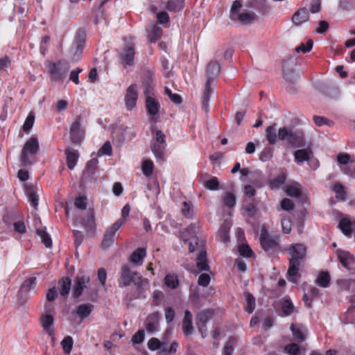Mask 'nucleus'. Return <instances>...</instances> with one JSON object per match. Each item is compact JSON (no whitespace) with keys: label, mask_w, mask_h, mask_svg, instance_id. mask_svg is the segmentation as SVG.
Masks as SVG:
<instances>
[{"label":"nucleus","mask_w":355,"mask_h":355,"mask_svg":"<svg viewBox=\"0 0 355 355\" xmlns=\"http://www.w3.org/2000/svg\"><path fill=\"white\" fill-rule=\"evenodd\" d=\"M35 121V115L33 112H30L27 116L25 122L23 125V130L28 132L33 128Z\"/></svg>","instance_id":"obj_47"},{"label":"nucleus","mask_w":355,"mask_h":355,"mask_svg":"<svg viewBox=\"0 0 355 355\" xmlns=\"http://www.w3.org/2000/svg\"><path fill=\"white\" fill-rule=\"evenodd\" d=\"M146 256V250L144 248H139L135 250L130 257V261L134 265L141 266Z\"/></svg>","instance_id":"obj_22"},{"label":"nucleus","mask_w":355,"mask_h":355,"mask_svg":"<svg viewBox=\"0 0 355 355\" xmlns=\"http://www.w3.org/2000/svg\"><path fill=\"white\" fill-rule=\"evenodd\" d=\"M272 157V150L270 147H265L259 155V159L262 162H267Z\"/></svg>","instance_id":"obj_55"},{"label":"nucleus","mask_w":355,"mask_h":355,"mask_svg":"<svg viewBox=\"0 0 355 355\" xmlns=\"http://www.w3.org/2000/svg\"><path fill=\"white\" fill-rule=\"evenodd\" d=\"M313 42L311 40L307 41L306 44L302 43L295 48L297 53L302 52L304 53L309 52L313 48Z\"/></svg>","instance_id":"obj_50"},{"label":"nucleus","mask_w":355,"mask_h":355,"mask_svg":"<svg viewBox=\"0 0 355 355\" xmlns=\"http://www.w3.org/2000/svg\"><path fill=\"white\" fill-rule=\"evenodd\" d=\"M162 35V30L156 24H152L148 28V38L151 43L156 42Z\"/></svg>","instance_id":"obj_32"},{"label":"nucleus","mask_w":355,"mask_h":355,"mask_svg":"<svg viewBox=\"0 0 355 355\" xmlns=\"http://www.w3.org/2000/svg\"><path fill=\"white\" fill-rule=\"evenodd\" d=\"M338 258L345 268H349V267L354 263V257L348 252L344 250L337 251Z\"/></svg>","instance_id":"obj_24"},{"label":"nucleus","mask_w":355,"mask_h":355,"mask_svg":"<svg viewBox=\"0 0 355 355\" xmlns=\"http://www.w3.org/2000/svg\"><path fill=\"white\" fill-rule=\"evenodd\" d=\"M225 205L229 208H232L236 205V198L234 195L232 193H226L224 198Z\"/></svg>","instance_id":"obj_60"},{"label":"nucleus","mask_w":355,"mask_h":355,"mask_svg":"<svg viewBox=\"0 0 355 355\" xmlns=\"http://www.w3.org/2000/svg\"><path fill=\"white\" fill-rule=\"evenodd\" d=\"M239 254L243 257H250L253 254V252L248 245L241 244L239 247Z\"/></svg>","instance_id":"obj_57"},{"label":"nucleus","mask_w":355,"mask_h":355,"mask_svg":"<svg viewBox=\"0 0 355 355\" xmlns=\"http://www.w3.org/2000/svg\"><path fill=\"white\" fill-rule=\"evenodd\" d=\"M151 150L158 162L164 161V155L166 151V144L162 145L161 144H156L151 142Z\"/></svg>","instance_id":"obj_27"},{"label":"nucleus","mask_w":355,"mask_h":355,"mask_svg":"<svg viewBox=\"0 0 355 355\" xmlns=\"http://www.w3.org/2000/svg\"><path fill=\"white\" fill-rule=\"evenodd\" d=\"M284 79L288 83H295L297 80V75L291 70H284L283 71Z\"/></svg>","instance_id":"obj_62"},{"label":"nucleus","mask_w":355,"mask_h":355,"mask_svg":"<svg viewBox=\"0 0 355 355\" xmlns=\"http://www.w3.org/2000/svg\"><path fill=\"white\" fill-rule=\"evenodd\" d=\"M278 139L280 141H286L288 144L295 148L305 146L304 135L301 131H293L287 127L278 129Z\"/></svg>","instance_id":"obj_3"},{"label":"nucleus","mask_w":355,"mask_h":355,"mask_svg":"<svg viewBox=\"0 0 355 355\" xmlns=\"http://www.w3.org/2000/svg\"><path fill=\"white\" fill-rule=\"evenodd\" d=\"M285 182V178L283 175L278 176L270 181V187L272 189L280 188Z\"/></svg>","instance_id":"obj_52"},{"label":"nucleus","mask_w":355,"mask_h":355,"mask_svg":"<svg viewBox=\"0 0 355 355\" xmlns=\"http://www.w3.org/2000/svg\"><path fill=\"white\" fill-rule=\"evenodd\" d=\"M60 294L62 296H67L69 293L71 287V281L69 277H63L58 283Z\"/></svg>","instance_id":"obj_35"},{"label":"nucleus","mask_w":355,"mask_h":355,"mask_svg":"<svg viewBox=\"0 0 355 355\" xmlns=\"http://www.w3.org/2000/svg\"><path fill=\"white\" fill-rule=\"evenodd\" d=\"M301 263L289 261V266L287 271V279L289 282L296 284L297 278L300 277L299 273Z\"/></svg>","instance_id":"obj_21"},{"label":"nucleus","mask_w":355,"mask_h":355,"mask_svg":"<svg viewBox=\"0 0 355 355\" xmlns=\"http://www.w3.org/2000/svg\"><path fill=\"white\" fill-rule=\"evenodd\" d=\"M342 170L349 176L355 177V162L351 161L347 166L343 167Z\"/></svg>","instance_id":"obj_63"},{"label":"nucleus","mask_w":355,"mask_h":355,"mask_svg":"<svg viewBox=\"0 0 355 355\" xmlns=\"http://www.w3.org/2000/svg\"><path fill=\"white\" fill-rule=\"evenodd\" d=\"M330 281L331 277L328 272L322 271L318 274L315 279V283L320 287L327 288L329 286Z\"/></svg>","instance_id":"obj_36"},{"label":"nucleus","mask_w":355,"mask_h":355,"mask_svg":"<svg viewBox=\"0 0 355 355\" xmlns=\"http://www.w3.org/2000/svg\"><path fill=\"white\" fill-rule=\"evenodd\" d=\"M73 339L71 336H66L62 341L61 345L64 352L70 353L73 347Z\"/></svg>","instance_id":"obj_49"},{"label":"nucleus","mask_w":355,"mask_h":355,"mask_svg":"<svg viewBox=\"0 0 355 355\" xmlns=\"http://www.w3.org/2000/svg\"><path fill=\"white\" fill-rule=\"evenodd\" d=\"M146 110L149 115V119L153 122H157L159 117L160 104L157 99L148 96L145 101Z\"/></svg>","instance_id":"obj_11"},{"label":"nucleus","mask_w":355,"mask_h":355,"mask_svg":"<svg viewBox=\"0 0 355 355\" xmlns=\"http://www.w3.org/2000/svg\"><path fill=\"white\" fill-rule=\"evenodd\" d=\"M232 227V222L230 220H225L223 224L220 225L216 239L218 241L224 243H228L230 242L229 232Z\"/></svg>","instance_id":"obj_16"},{"label":"nucleus","mask_w":355,"mask_h":355,"mask_svg":"<svg viewBox=\"0 0 355 355\" xmlns=\"http://www.w3.org/2000/svg\"><path fill=\"white\" fill-rule=\"evenodd\" d=\"M200 229L199 225L193 223L190 224L184 230H181L179 233L180 239L185 243L192 239V241L189 243V249L191 252L203 247V241L196 237L197 234L200 232Z\"/></svg>","instance_id":"obj_2"},{"label":"nucleus","mask_w":355,"mask_h":355,"mask_svg":"<svg viewBox=\"0 0 355 355\" xmlns=\"http://www.w3.org/2000/svg\"><path fill=\"white\" fill-rule=\"evenodd\" d=\"M236 341V338L231 336L229 338L227 342L225 343L223 350V355H232L234 352V345Z\"/></svg>","instance_id":"obj_39"},{"label":"nucleus","mask_w":355,"mask_h":355,"mask_svg":"<svg viewBox=\"0 0 355 355\" xmlns=\"http://www.w3.org/2000/svg\"><path fill=\"white\" fill-rule=\"evenodd\" d=\"M290 329L296 341L302 343L306 340V329L304 326L292 324Z\"/></svg>","instance_id":"obj_23"},{"label":"nucleus","mask_w":355,"mask_h":355,"mask_svg":"<svg viewBox=\"0 0 355 355\" xmlns=\"http://www.w3.org/2000/svg\"><path fill=\"white\" fill-rule=\"evenodd\" d=\"M92 307L89 304H80L77 307L76 313L80 318L87 317L91 313Z\"/></svg>","instance_id":"obj_38"},{"label":"nucleus","mask_w":355,"mask_h":355,"mask_svg":"<svg viewBox=\"0 0 355 355\" xmlns=\"http://www.w3.org/2000/svg\"><path fill=\"white\" fill-rule=\"evenodd\" d=\"M54 318L53 315H42L41 316V325L43 330L53 339L54 329H53Z\"/></svg>","instance_id":"obj_18"},{"label":"nucleus","mask_w":355,"mask_h":355,"mask_svg":"<svg viewBox=\"0 0 355 355\" xmlns=\"http://www.w3.org/2000/svg\"><path fill=\"white\" fill-rule=\"evenodd\" d=\"M284 351L289 355H298L300 347L296 343H291L284 347Z\"/></svg>","instance_id":"obj_54"},{"label":"nucleus","mask_w":355,"mask_h":355,"mask_svg":"<svg viewBox=\"0 0 355 355\" xmlns=\"http://www.w3.org/2000/svg\"><path fill=\"white\" fill-rule=\"evenodd\" d=\"M245 311L252 313L255 309V298L250 293H245Z\"/></svg>","instance_id":"obj_41"},{"label":"nucleus","mask_w":355,"mask_h":355,"mask_svg":"<svg viewBox=\"0 0 355 355\" xmlns=\"http://www.w3.org/2000/svg\"><path fill=\"white\" fill-rule=\"evenodd\" d=\"M37 233L38 236L41 238L42 242L44 244L46 248H51L52 246V240L50 235L46 233L45 230H37Z\"/></svg>","instance_id":"obj_42"},{"label":"nucleus","mask_w":355,"mask_h":355,"mask_svg":"<svg viewBox=\"0 0 355 355\" xmlns=\"http://www.w3.org/2000/svg\"><path fill=\"white\" fill-rule=\"evenodd\" d=\"M25 192L31 205L36 209L39 202V196L37 193V188L33 184H27L25 187Z\"/></svg>","instance_id":"obj_19"},{"label":"nucleus","mask_w":355,"mask_h":355,"mask_svg":"<svg viewBox=\"0 0 355 355\" xmlns=\"http://www.w3.org/2000/svg\"><path fill=\"white\" fill-rule=\"evenodd\" d=\"M164 284L167 287L174 289L178 286L179 281L176 275L168 274L164 278Z\"/></svg>","instance_id":"obj_40"},{"label":"nucleus","mask_w":355,"mask_h":355,"mask_svg":"<svg viewBox=\"0 0 355 355\" xmlns=\"http://www.w3.org/2000/svg\"><path fill=\"white\" fill-rule=\"evenodd\" d=\"M70 137L72 143H79L84 137V131L80 128V117L78 116L70 128Z\"/></svg>","instance_id":"obj_14"},{"label":"nucleus","mask_w":355,"mask_h":355,"mask_svg":"<svg viewBox=\"0 0 355 355\" xmlns=\"http://www.w3.org/2000/svg\"><path fill=\"white\" fill-rule=\"evenodd\" d=\"M141 168L144 175L146 177H150L153 174V162L150 159L145 160L142 164Z\"/></svg>","instance_id":"obj_45"},{"label":"nucleus","mask_w":355,"mask_h":355,"mask_svg":"<svg viewBox=\"0 0 355 355\" xmlns=\"http://www.w3.org/2000/svg\"><path fill=\"white\" fill-rule=\"evenodd\" d=\"M11 60L8 56L0 58V75L8 71L10 67Z\"/></svg>","instance_id":"obj_51"},{"label":"nucleus","mask_w":355,"mask_h":355,"mask_svg":"<svg viewBox=\"0 0 355 355\" xmlns=\"http://www.w3.org/2000/svg\"><path fill=\"white\" fill-rule=\"evenodd\" d=\"M40 149L39 142L36 137L28 139L21 150L20 162L24 166L33 164L35 162L36 155Z\"/></svg>","instance_id":"obj_4"},{"label":"nucleus","mask_w":355,"mask_h":355,"mask_svg":"<svg viewBox=\"0 0 355 355\" xmlns=\"http://www.w3.org/2000/svg\"><path fill=\"white\" fill-rule=\"evenodd\" d=\"M312 155V152L309 149H298L294 153L295 161L297 164H300L304 162L309 161Z\"/></svg>","instance_id":"obj_28"},{"label":"nucleus","mask_w":355,"mask_h":355,"mask_svg":"<svg viewBox=\"0 0 355 355\" xmlns=\"http://www.w3.org/2000/svg\"><path fill=\"white\" fill-rule=\"evenodd\" d=\"M45 67L52 82L62 83L70 69L69 63L64 60L57 62L46 61Z\"/></svg>","instance_id":"obj_1"},{"label":"nucleus","mask_w":355,"mask_h":355,"mask_svg":"<svg viewBox=\"0 0 355 355\" xmlns=\"http://www.w3.org/2000/svg\"><path fill=\"white\" fill-rule=\"evenodd\" d=\"M138 99L137 87L135 84L130 85L126 89L125 96V105L128 110L133 109Z\"/></svg>","instance_id":"obj_13"},{"label":"nucleus","mask_w":355,"mask_h":355,"mask_svg":"<svg viewBox=\"0 0 355 355\" xmlns=\"http://www.w3.org/2000/svg\"><path fill=\"white\" fill-rule=\"evenodd\" d=\"M159 313L154 312L148 315L145 321L146 331L150 334H153L159 331Z\"/></svg>","instance_id":"obj_17"},{"label":"nucleus","mask_w":355,"mask_h":355,"mask_svg":"<svg viewBox=\"0 0 355 355\" xmlns=\"http://www.w3.org/2000/svg\"><path fill=\"white\" fill-rule=\"evenodd\" d=\"M289 261L301 263L304 259L306 252V247L302 243H295L286 248Z\"/></svg>","instance_id":"obj_10"},{"label":"nucleus","mask_w":355,"mask_h":355,"mask_svg":"<svg viewBox=\"0 0 355 355\" xmlns=\"http://www.w3.org/2000/svg\"><path fill=\"white\" fill-rule=\"evenodd\" d=\"M37 279L31 277L26 279L21 285L18 291V301L21 305L24 304L31 298V292H35Z\"/></svg>","instance_id":"obj_8"},{"label":"nucleus","mask_w":355,"mask_h":355,"mask_svg":"<svg viewBox=\"0 0 355 355\" xmlns=\"http://www.w3.org/2000/svg\"><path fill=\"white\" fill-rule=\"evenodd\" d=\"M166 8L169 11H180L183 8V1L181 0H168Z\"/></svg>","instance_id":"obj_43"},{"label":"nucleus","mask_w":355,"mask_h":355,"mask_svg":"<svg viewBox=\"0 0 355 355\" xmlns=\"http://www.w3.org/2000/svg\"><path fill=\"white\" fill-rule=\"evenodd\" d=\"M241 3L239 0L233 2L230 10V18L242 24L252 22L255 19V14L250 10L241 12Z\"/></svg>","instance_id":"obj_6"},{"label":"nucleus","mask_w":355,"mask_h":355,"mask_svg":"<svg viewBox=\"0 0 355 355\" xmlns=\"http://www.w3.org/2000/svg\"><path fill=\"white\" fill-rule=\"evenodd\" d=\"M151 142L161 144L162 145L166 144V136L162 131L157 130L155 131V135Z\"/></svg>","instance_id":"obj_58"},{"label":"nucleus","mask_w":355,"mask_h":355,"mask_svg":"<svg viewBox=\"0 0 355 355\" xmlns=\"http://www.w3.org/2000/svg\"><path fill=\"white\" fill-rule=\"evenodd\" d=\"M182 330L186 336H189L193 334L192 314L189 310L184 311V316L182 321Z\"/></svg>","instance_id":"obj_25"},{"label":"nucleus","mask_w":355,"mask_h":355,"mask_svg":"<svg viewBox=\"0 0 355 355\" xmlns=\"http://www.w3.org/2000/svg\"><path fill=\"white\" fill-rule=\"evenodd\" d=\"M146 282H147L146 279H142L137 272L132 271L128 266H122L119 279L120 287L127 286L133 283L138 288H141Z\"/></svg>","instance_id":"obj_5"},{"label":"nucleus","mask_w":355,"mask_h":355,"mask_svg":"<svg viewBox=\"0 0 355 355\" xmlns=\"http://www.w3.org/2000/svg\"><path fill=\"white\" fill-rule=\"evenodd\" d=\"M265 136L270 145H274L277 143L279 139L278 130L276 128L275 124L266 128Z\"/></svg>","instance_id":"obj_29"},{"label":"nucleus","mask_w":355,"mask_h":355,"mask_svg":"<svg viewBox=\"0 0 355 355\" xmlns=\"http://www.w3.org/2000/svg\"><path fill=\"white\" fill-rule=\"evenodd\" d=\"M65 154L67 167L70 170H72L74 168L77 164L79 157L78 152L76 150L68 148L66 150Z\"/></svg>","instance_id":"obj_26"},{"label":"nucleus","mask_w":355,"mask_h":355,"mask_svg":"<svg viewBox=\"0 0 355 355\" xmlns=\"http://www.w3.org/2000/svg\"><path fill=\"white\" fill-rule=\"evenodd\" d=\"M286 193L291 197L298 198L301 195L300 189L295 185H288L286 189Z\"/></svg>","instance_id":"obj_59"},{"label":"nucleus","mask_w":355,"mask_h":355,"mask_svg":"<svg viewBox=\"0 0 355 355\" xmlns=\"http://www.w3.org/2000/svg\"><path fill=\"white\" fill-rule=\"evenodd\" d=\"M282 309L285 315H289L294 311V306L290 300H284L282 303Z\"/></svg>","instance_id":"obj_46"},{"label":"nucleus","mask_w":355,"mask_h":355,"mask_svg":"<svg viewBox=\"0 0 355 355\" xmlns=\"http://www.w3.org/2000/svg\"><path fill=\"white\" fill-rule=\"evenodd\" d=\"M205 186L210 190H217L218 189L219 182L216 178H212L205 182Z\"/></svg>","instance_id":"obj_64"},{"label":"nucleus","mask_w":355,"mask_h":355,"mask_svg":"<svg viewBox=\"0 0 355 355\" xmlns=\"http://www.w3.org/2000/svg\"><path fill=\"white\" fill-rule=\"evenodd\" d=\"M165 343H162L159 339L156 338H151L147 343L148 348L151 351H156L162 349Z\"/></svg>","instance_id":"obj_44"},{"label":"nucleus","mask_w":355,"mask_h":355,"mask_svg":"<svg viewBox=\"0 0 355 355\" xmlns=\"http://www.w3.org/2000/svg\"><path fill=\"white\" fill-rule=\"evenodd\" d=\"M211 78L207 80L205 83V89L202 98V105L206 111L208 110L209 108V102L210 100L211 94L212 93V89L211 88Z\"/></svg>","instance_id":"obj_33"},{"label":"nucleus","mask_w":355,"mask_h":355,"mask_svg":"<svg viewBox=\"0 0 355 355\" xmlns=\"http://www.w3.org/2000/svg\"><path fill=\"white\" fill-rule=\"evenodd\" d=\"M125 219H119L115 221L112 226L107 229L102 241V245L103 248H109L114 243L116 232L125 224Z\"/></svg>","instance_id":"obj_9"},{"label":"nucleus","mask_w":355,"mask_h":355,"mask_svg":"<svg viewBox=\"0 0 355 355\" xmlns=\"http://www.w3.org/2000/svg\"><path fill=\"white\" fill-rule=\"evenodd\" d=\"M112 148L109 141H106L98 150V156L111 155Z\"/></svg>","instance_id":"obj_48"},{"label":"nucleus","mask_w":355,"mask_h":355,"mask_svg":"<svg viewBox=\"0 0 355 355\" xmlns=\"http://www.w3.org/2000/svg\"><path fill=\"white\" fill-rule=\"evenodd\" d=\"M333 190L336 193L337 198L342 200L345 199V192L344 191V187L341 184H335L333 187Z\"/></svg>","instance_id":"obj_56"},{"label":"nucleus","mask_w":355,"mask_h":355,"mask_svg":"<svg viewBox=\"0 0 355 355\" xmlns=\"http://www.w3.org/2000/svg\"><path fill=\"white\" fill-rule=\"evenodd\" d=\"M165 94L174 103L180 104L182 103V97L179 94H173L168 87H165Z\"/></svg>","instance_id":"obj_53"},{"label":"nucleus","mask_w":355,"mask_h":355,"mask_svg":"<svg viewBox=\"0 0 355 355\" xmlns=\"http://www.w3.org/2000/svg\"><path fill=\"white\" fill-rule=\"evenodd\" d=\"M220 69V64L218 62H211L207 68V80L211 78V83H213L214 78L219 74Z\"/></svg>","instance_id":"obj_31"},{"label":"nucleus","mask_w":355,"mask_h":355,"mask_svg":"<svg viewBox=\"0 0 355 355\" xmlns=\"http://www.w3.org/2000/svg\"><path fill=\"white\" fill-rule=\"evenodd\" d=\"M86 35L83 29H78L76 32L73 44H85Z\"/></svg>","instance_id":"obj_61"},{"label":"nucleus","mask_w":355,"mask_h":355,"mask_svg":"<svg viewBox=\"0 0 355 355\" xmlns=\"http://www.w3.org/2000/svg\"><path fill=\"white\" fill-rule=\"evenodd\" d=\"M309 13L306 8H302L297 10L292 17L293 23L299 26H301L303 23L309 21Z\"/></svg>","instance_id":"obj_20"},{"label":"nucleus","mask_w":355,"mask_h":355,"mask_svg":"<svg viewBox=\"0 0 355 355\" xmlns=\"http://www.w3.org/2000/svg\"><path fill=\"white\" fill-rule=\"evenodd\" d=\"M262 248L267 252H273L279 249V236H270L265 225H262L259 236Z\"/></svg>","instance_id":"obj_7"},{"label":"nucleus","mask_w":355,"mask_h":355,"mask_svg":"<svg viewBox=\"0 0 355 355\" xmlns=\"http://www.w3.org/2000/svg\"><path fill=\"white\" fill-rule=\"evenodd\" d=\"M214 315V311L211 309H207L200 311L197 315V323H205L211 320Z\"/></svg>","instance_id":"obj_37"},{"label":"nucleus","mask_w":355,"mask_h":355,"mask_svg":"<svg viewBox=\"0 0 355 355\" xmlns=\"http://www.w3.org/2000/svg\"><path fill=\"white\" fill-rule=\"evenodd\" d=\"M90 277L89 275H84L77 277L74 280V284L72 290L73 296L75 298L80 297L89 286Z\"/></svg>","instance_id":"obj_12"},{"label":"nucleus","mask_w":355,"mask_h":355,"mask_svg":"<svg viewBox=\"0 0 355 355\" xmlns=\"http://www.w3.org/2000/svg\"><path fill=\"white\" fill-rule=\"evenodd\" d=\"M197 268L200 271H209V266L206 257V252L200 249L197 256Z\"/></svg>","instance_id":"obj_30"},{"label":"nucleus","mask_w":355,"mask_h":355,"mask_svg":"<svg viewBox=\"0 0 355 355\" xmlns=\"http://www.w3.org/2000/svg\"><path fill=\"white\" fill-rule=\"evenodd\" d=\"M338 227L345 236H351L353 231V228L352 223L349 219L346 218H342L340 220Z\"/></svg>","instance_id":"obj_34"},{"label":"nucleus","mask_w":355,"mask_h":355,"mask_svg":"<svg viewBox=\"0 0 355 355\" xmlns=\"http://www.w3.org/2000/svg\"><path fill=\"white\" fill-rule=\"evenodd\" d=\"M135 53L134 44L131 42L128 43L121 53V58L125 64L132 66L134 64Z\"/></svg>","instance_id":"obj_15"}]
</instances>
